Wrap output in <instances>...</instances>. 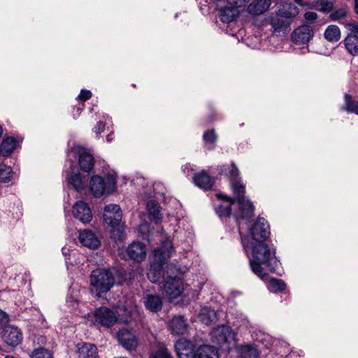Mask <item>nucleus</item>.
Segmentation results:
<instances>
[{
  "instance_id": "f257e3e1",
  "label": "nucleus",
  "mask_w": 358,
  "mask_h": 358,
  "mask_svg": "<svg viewBox=\"0 0 358 358\" xmlns=\"http://www.w3.org/2000/svg\"><path fill=\"white\" fill-rule=\"evenodd\" d=\"M242 245L246 252L248 249L252 250L250 266L252 271L262 280H266L268 277L264 269L271 273L277 271L280 263L275 256V250H271L268 245L262 241L246 243V238H242Z\"/></svg>"
},
{
  "instance_id": "ddd939ff",
  "label": "nucleus",
  "mask_w": 358,
  "mask_h": 358,
  "mask_svg": "<svg viewBox=\"0 0 358 358\" xmlns=\"http://www.w3.org/2000/svg\"><path fill=\"white\" fill-rule=\"evenodd\" d=\"M314 32L312 27L303 24L296 28L292 34V40L296 44H306L313 37Z\"/></svg>"
},
{
  "instance_id": "3c124183",
  "label": "nucleus",
  "mask_w": 358,
  "mask_h": 358,
  "mask_svg": "<svg viewBox=\"0 0 358 358\" xmlns=\"http://www.w3.org/2000/svg\"><path fill=\"white\" fill-rule=\"evenodd\" d=\"M83 106H84V104L83 103L80 106L77 107V108H76V114L73 113V116H74L75 118L76 117V115L78 116L81 113V112H82V110L83 109Z\"/></svg>"
},
{
  "instance_id": "dca6fc26",
  "label": "nucleus",
  "mask_w": 358,
  "mask_h": 358,
  "mask_svg": "<svg viewBox=\"0 0 358 358\" xmlns=\"http://www.w3.org/2000/svg\"><path fill=\"white\" fill-rule=\"evenodd\" d=\"M217 198L222 201L215 207V210L220 219L228 217L231 214V206L234 203V199L222 193L216 194Z\"/></svg>"
},
{
  "instance_id": "09e8293b",
  "label": "nucleus",
  "mask_w": 358,
  "mask_h": 358,
  "mask_svg": "<svg viewBox=\"0 0 358 358\" xmlns=\"http://www.w3.org/2000/svg\"><path fill=\"white\" fill-rule=\"evenodd\" d=\"M348 29L350 31V33H354L355 34H358V23L357 22H350L346 24Z\"/></svg>"
},
{
  "instance_id": "72a5a7b5",
  "label": "nucleus",
  "mask_w": 358,
  "mask_h": 358,
  "mask_svg": "<svg viewBox=\"0 0 358 358\" xmlns=\"http://www.w3.org/2000/svg\"><path fill=\"white\" fill-rule=\"evenodd\" d=\"M324 36L329 42H337L341 38L340 29L336 25H329L327 27Z\"/></svg>"
},
{
  "instance_id": "6ab92c4d",
  "label": "nucleus",
  "mask_w": 358,
  "mask_h": 358,
  "mask_svg": "<svg viewBox=\"0 0 358 358\" xmlns=\"http://www.w3.org/2000/svg\"><path fill=\"white\" fill-rule=\"evenodd\" d=\"M240 15V10L231 6H222L218 10V17L223 23H230L236 20Z\"/></svg>"
},
{
  "instance_id": "20e7f679",
  "label": "nucleus",
  "mask_w": 358,
  "mask_h": 358,
  "mask_svg": "<svg viewBox=\"0 0 358 358\" xmlns=\"http://www.w3.org/2000/svg\"><path fill=\"white\" fill-rule=\"evenodd\" d=\"M90 290L96 297L107 293L115 284V277L108 269L97 268L92 271L90 276Z\"/></svg>"
},
{
  "instance_id": "49530a36",
  "label": "nucleus",
  "mask_w": 358,
  "mask_h": 358,
  "mask_svg": "<svg viewBox=\"0 0 358 358\" xmlns=\"http://www.w3.org/2000/svg\"><path fill=\"white\" fill-rule=\"evenodd\" d=\"M91 96L92 92L90 90H82L80 94L78 95V99L81 101H86L90 99Z\"/></svg>"
},
{
  "instance_id": "864d4df0",
  "label": "nucleus",
  "mask_w": 358,
  "mask_h": 358,
  "mask_svg": "<svg viewBox=\"0 0 358 358\" xmlns=\"http://www.w3.org/2000/svg\"><path fill=\"white\" fill-rule=\"evenodd\" d=\"M183 171L185 173L186 170H190V164H186L182 167ZM187 174H189V171H187Z\"/></svg>"
},
{
  "instance_id": "9b49d317",
  "label": "nucleus",
  "mask_w": 358,
  "mask_h": 358,
  "mask_svg": "<svg viewBox=\"0 0 358 358\" xmlns=\"http://www.w3.org/2000/svg\"><path fill=\"white\" fill-rule=\"evenodd\" d=\"M122 217L120 207L116 204H108L104 208L103 219L111 227L119 226Z\"/></svg>"
},
{
  "instance_id": "f03ea898",
  "label": "nucleus",
  "mask_w": 358,
  "mask_h": 358,
  "mask_svg": "<svg viewBox=\"0 0 358 358\" xmlns=\"http://www.w3.org/2000/svg\"><path fill=\"white\" fill-rule=\"evenodd\" d=\"M230 180L231 189L238 205V210L235 213L236 222L239 219L248 220L253 216L255 207L252 203L245 197V187L239 178V171L232 163L229 167V173L226 174Z\"/></svg>"
},
{
  "instance_id": "473e14b6",
  "label": "nucleus",
  "mask_w": 358,
  "mask_h": 358,
  "mask_svg": "<svg viewBox=\"0 0 358 358\" xmlns=\"http://www.w3.org/2000/svg\"><path fill=\"white\" fill-rule=\"evenodd\" d=\"M240 353L243 358H258L259 352L255 345L245 344L240 348Z\"/></svg>"
},
{
  "instance_id": "a18cd8bd",
  "label": "nucleus",
  "mask_w": 358,
  "mask_h": 358,
  "mask_svg": "<svg viewBox=\"0 0 358 358\" xmlns=\"http://www.w3.org/2000/svg\"><path fill=\"white\" fill-rule=\"evenodd\" d=\"M304 18L307 22H313L317 18V14L315 12L308 11L305 13Z\"/></svg>"
},
{
  "instance_id": "37998d69",
  "label": "nucleus",
  "mask_w": 358,
  "mask_h": 358,
  "mask_svg": "<svg viewBox=\"0 0 358 358\" xmlns=\"http://www.w3.org/2000/svg\"><path fill=\"white\" fill-rule=\"evenodd\" d=\"M249 1L250 0H226L229 6L236 7L238 8V10L242 7H244L246 3L249 2Z\"/></svg>"
},
{
  "instance_id": "9d476101",
  "label": "nucleus",
  "mask_w": 358,
  "mask_h": 358,
  "mask_svg": "<svg viewBox=\"0 0 358 358\" xmlns=\"http://www.w3.org/2000/svg\"><path fill=\"white\" fill-rule=\"evenodd\" d=\"M0 334L3 341L9 346H17L22 341L21 330L13 325L5 326Z\"/></svg>"
},
{
  "instance_id": "4be33fe9",
  "label": "nucleus",
  "mask_w": 358,
  "mask_h": 358,
  "mask_svg": "<svg viewBox=\"0 0 358 358\" xmlns=\"http://www.w3.org/2000/svg\"><path fill=\"white\" fill-rule=\"evenodd\" d=\"M118 340L122 345L129 350L135 349L138 345V339L136 337L126 329L119 331Z\"/></svg>"
},
{
  "instance_id": "39448f33",
  "label": "nucleus",
  "mask_w": 358,
  "mask_h": 358,
  "mask_svg": "<svg viewBox=\"0 0 358 358\" xmlns=\"http://www.w3.org/2000/svg\"><path fill=\"white\" fill-rule=\"evenodd\" d=\"M90 190L95 197H100L104 194H110L116 187V178L112 174L105 177L93 176L90 180Z\"/></svg>"
},
{
  "instance_id": "603ef678",
  "label": "nucleus",
  "mask_w": 358,
  "mask_h": 358,
  "mask_svg": "<svg viewBox=\"0 0 358 358\" xmlns=\"http://www.w3.org/2000/svg\"><path fill=\"white\" fill-rule=\"evenodd\" d=\"M62 254L64 255V256H67V255H69V249L67 248L66 247H64L62 250Z\"/></svg>"
},
{
  "instance_id": "c9c22d12",
  "label": "nucleus",
  "mask_w": 358,
  "mask_h": 358,
  "mask_svg": "<svg viewBox=\"0 0 358 358\" xmlns=\"http://www.w3.org/2000/svg\"><path fill=\"white\" fill-rule=\"evenodd\" d=\"M150 358H173L164 343H159L156 350L150 354Z\"/></svg>"
},
{
  "instance_id": "5fc2aeb1",
  "label": "nucleus",
  "mask_w": 358,
  "mask_h": 358,
  "mask_svg": "<svg viewBox=\"0 0 358 358\" xmlns=\"http://www.w3.org/2000/svg\"><path fill=\"white\" fill-rule=\"evenodd\" d=\"M355 11L358 15V0H355Z\"/></svg>"
},
{
  "instance_id": "7ed1b4c3",
  "label": "nucleus",
  "mask_w": 358,
  "mask_h": 358,
  "mask_svg": "<svg viewBox=\"0 0 358 358\" xmlns=\"http://www.w3.org/2000/svg\"><path fill=\"white\" fill-rule=\"evenodd\" d=\"M173 244L170 240L162 241V245L153 250V259L147 273L148 279L154 283L164 282V265L171 257Z\"/></svg>"
},
{
  "instance_id": "a211bd4d",
  "label": "nucleus",
  "mask_w": 358,
  "mask_h": 358,
  "mask_svg": "<svg viewBox=\"0 0 358 358\" xmlns=\"http://www.w3.org/2000/svg\"><path fill=\"white\" fill-rule=\"evenodd\" d=\"M268 20L273 33H285L289 31V20L279 15V12H277L275 15L271 16Z\"/></svg>"
},
{
  "instance_id": "bf43d9fd",
  "label": "nucleus",
  "mask_w": 358,
  "mask_h": 358,
  "mask_svg": "<svg viewBox=\"0 0 358 358\" xmlns=\"http://www.w3.org/2000/svg\"><path fill=\"white\" fill-rule=\"evenodd\" d=\"M108 117H108V115L103 116V118H105L106 120L107 118H108Z\"/></svg>"
},
{
  "instance_id": "6e6d98bb",
  "label": "nucleus",
  "mask_w": 358,
  "mask_h": 358,
  "mask_svg": "<svg viewBox=\"0 0 358 358\" xmlns=\"http://www.w3.org/2000/svg\"><path fill=\"white\" fill-rule=\"evenodd\" d=\"M112 140H113V133H110L106 136V141H107V142H110Z\"/></svg>"
},
{
  "instance_id": "4d7b16f0",
  "label": "nucleus",
  "mask_w": 358,
  "mask_h": 358,
  "mask_svg": "<svg viewBox=\"0 0 358 358\" xmlns=\"http://www.w3.org/2000/svg\"><path fill=\"white\" fill-rule=\"evenodd\" d=\"M298 4H301L302 0H294Z\"/></svg>"
},
{
  "instance_id": "1a4fd4ad",
  "label": "nucleus",
  "mask_w": 358,
  "mask_h": 358,
  "mask_svg": "<svg viewBox=\"0 0 358 358\" xmlns=\"http://www.w3.org/2000/svg\"><path fill=\"white\" fill-rule=\"evenodd\" d=\"M164 289L169 301H173L182 294V281L180 278L168 276L164 280Z\"/></svg>"
},
{
  "instance_id": "79ce46f5",
  "label": "nucleus",
  "mask_w": 358,
  "mask_h": 358,
  "mask_svg": "<svg viewBox=\"0 0 358 358\" xmlns=\"http://www.w3.org/2000/svg\"><path fill=\"white\" fill-rule=\"evenodd\" d=\"M347 15V10L344 8H339L330 14V19L333 21L344 18Z\"/></svg>"
},
{
  "instance_id": "a878e982",
  "label": "nucleus",
  "mask_w": 358,
  "mask_h": 358,
  "mask_svg": "<svg viewBox=\"0 0 358 358\" xmlns=\"http://www.w3.org/2000/svg\"><path fill=\"white\" fill-rule=\"evenodd\" d=\"M66 181L69 186L76 191L80 192L85 189L86 180L80 176L79 173H71L66 176Z\"/></svg>"
},
{
  "instance_id": "5701e85b",
  "label": "nucleus",
  "mask_w": 358,
  "mask_h": 358,
  "mask_svg": "<svg viewBox=\"0 0 358 358\" xmlns=\"http://www.w3.org/2000/svg\"><path fill=\"white\" fill-rule=\"evenodd\" d=\"M271 0H255L247 7V12L252 15H259L271 6Z\"/></svg>"
},
{
  "instance_id": "c756f323",
  "label": "nucleus",
  "mask_w": 358,
  "mask_h": 358,
  "mask_svg": "<svg viewBox=\"0 0 358 358\" xmlns=\"http://www.w3.org/2000/svg\"><path fill=\"white\" fill-rule=\"evenodd\" d=\"M197 355L199 358H220L217 348L208 345L200 346Z\"/></svg>"
},
{
  "instance_id": "c85d7f7f",
  "label": "nucleus",
  "mask_w": 358,
  "mask_h": 358,
  "mask_svg": "<svg viewBox=\"0 0 358 358\" xmlns=\"http://www.w3.org/2000/svg\"><path fill=\"white\" fill-rule=\"evenodd\" d=\"M278 12H279V15L290 21L291 18L298 15L299 8L292 3H285Z\"/></svg>"
},
{
  "instance_id": "7c9ffc66",
  "label": "nucleus",
  "mask_w": 358,
  "mask_h": 358,
  "mask_svg": "<svg viewBox=\"0 0 358 358\" xmlns=\"http://www.w3.org/2000/svg\"><path fill=\"white\" fill-rule=\"evenodd\" d=\"M199 317L202 323L209 325L216 320L217 314L214 310L205 306L201 309Z\"/></svg>"
},
{
  "instance_id": "aec40b11",
  "label": "nucleus",
  "mask_w": 358,
  "mask_h": 358,
  "mask_svg": "<svg viewBox=\"0 0 358 358\" xmlns=\"http://www.w3.org/2000/svg\"><path fill=\"white\" fill-rule=\"evenodd\" d=\"M196 186L205 191L210 190L214 185V179L206 171L196 173L193 178Z\"/></svg>"
},
{
  "instance_id": "6e6552de",
  "label": "nucleus",
  "mask_w": 358,
  "mask_h": 358,
  "mask_svg": "<svg viewBox=\"0 0 358 358\" xmlns=\"http://www.w3.org/2000/svg\"><path fill=\"white\" fill-rule=\"evenodd\" d=\"M94 316L96 323L107 328L113 326L117 320L116 313L106 307L96 308Z\"/></svg>"
},
{
  "instance_id": "4c0bfd02",
  "label": "nucleus",
  "mask_w": 358,
  "mask_h": 358,
  "mask_svg": "<svg viewBox=\"0 0 358 358\" xmlns=\"http://www.w3.org/2000/svg\"><path fill=\"white\" fill-rule=\"evenodd\" d=\"M267 287L270 292L278 293L285 289L286 284L282 280L271 278L268 281Z\"/></svg>"
},
{
  "instance_id": "cd10ccee",
  "label": "nucleus",
  "mask_w": 358,
  "mask_h": 358,
  "mask_svg": "<svg viewBox=\"0 0 358 358\" xmlns=\"http://www.w3.org/2000/svg\"><path fill=\"white\" fill-rule=\"evenodd\" d=\"M78 164L81 170L89 172L94 166V159L92 155L83 151L80 152Z\"/></svg>"
},
{
  "instance_id": "c03bdc74",
  "label": "nucleus",
  "mask_w": 358,
  "mask_h": 358,
  "mask_svg": "<svg viewBox=\"0 0 358 358\" xmlns=\"http://www.w3.org/2000/svg\"><path fill=\"white\" fill-rule=\"evenodd\" d=\"M8 320V315L4 311L0 310V328L3 329L5 326H7Z\"/></svg>"
},
{
  "instance_id": "f704fd0d",
  "label": "nucleus",
  "mask_w": 358,
  "mask_h": 358,
  "mask_svg": "<svg viewBox=\"0 0 358 358\" xmlns=\"http://www.w3.org/2000/svg\"><path fill=\"white\" fill-rule=\"evenodd\" d=\"M16 147V140L13 137H7L1 145V152L3 156H8Z\"/></svg>"
},
{
  "instance_id": "b1692460",
  "label": "nucleus",
  "mask_w": 358,
  "mask_h": 358,
  "mask_svg": "<svg viewBox=\"0 0 358 358\" xmlns=\"http://www.w3.org/2000/svg\"><path fill=\"white\" fill-rule=\"evenodd\" d=\"M76 347L80 358H94L97 355V348L94 344L80 343L77 344Z\"/></svg>"
},
{
  "instance_id": "bb28decb",
  "label": "nucleus",
  "mask_w": 358,
  "mask_h": 358,
  "mask_svg": "<svg viewBox=\"0 0 358 358\" xmlns=\"http://www.w3.org/2000/svg\"><path fill=\"white\" fill-rule=\"evenodd\" d=\"M343 43L350 55H358V34L350 33L344 39Z\"/></svg>"
},
{
  "instance_id": "4468645a",
  "label": "nucleus",
  "mask_w": 358,
  "mask_h": 358,
  "mask_svg": "<svg viewBox=\"0 0 358 358\" xmlns=\"http://www.w3.org/2000/svg\"><path fill=\"white\" fill-rule=\"evenodd\" d=\"M74 217L84 224L89 223L92 218V213L88 204L83 201H77L73 206Z\"/></svg>"
},
{
  "instance_id": "423d86ee",
  "label": "nucleus",
  "mask_w": 358,
  "mask_h": 358,
  "mask_svg": "<svg viewBox=\"0 0 358 358\" xmlns=\"http://www.w3.org/2000/svg\"><path fill=\"white\" fill-rule=\"evenodd\" d=\"M213 343L217 345L223 350H229L231 344L235 340V334L230 327L222 325L215 328L211 332Z\"/></svg>"
},
{
  "instance_id": "58836bf2",
  "label": "nucleus",
  "mask_w": 358,
  "mask_h": 358,
  "mask_svg": "<svg viewBox=\"0 0 358 358\" xmlns=\"http://www.w3.org/2000/svg\"><path fill=\"white\" fill-rule=\"evenodd\" d=\"M148 213L156 222H159L162 220V215L160 213V206L157 203L153 201H150L147 204Z\"/></svg>"
},
{
  "instance_id": "2f4dec72",
  "label": "nucleus",
  "mask_w": 358,
  "mask_h": 358,
  "mask_svg": "<svg viewBox=\"0 0 358 358\" xmlns=\"http://www.w3.org/2000/svg\"><path fill=\"white\" fill-rule=\"evenodd\" d=\"M16 178L10 166L6 164H0V182L8 183L13 181Z\"/></svg>"
},
{
  "instance_id": "0eeeda50",
  "label": "nucleus",
  "mask_w": 358,
  "mask_h": 358,
  "mask_svg": "<svg viewBox=\"0 0 358 358\" xmlns=\"http://www.w3.org/2000/svg\"><path fill=\"white\" fill-rule=\"evenodd\" d=\"M270 235L269 225L263 217H259L250 229V234L243 238L248 242H264Z\"/></svg>"
},
{
  "instance_id": "412c9836",
  "label": "nucleus",
  "mask_w": 358,
  "mask_h": 358,
  "mask_svg": "<svg viewBox=\"0 0 358 358\" xmlns=\"http://www.w3.org/2000/svg\"><path fill=\"white\" fill-rule=\"evenodd\" d=\"M79 241L83 245L91 249H96L100 245V241L96 235L88 229H85L80 233Z\"/></svg>"
},
{
  "instance_id": "8fccbe9b",
  "label": "nucleus",
  "mask_w": 358,
  "mask_h": 358,
  "mask_svg": "<svg viewBox=\"0 0 358 358\" xmlns=\"http://www.w3.org/2000/svg\"><path fill=\"white\" fill-rule=\"evenodd\" d=\"M105 129V124L102 121H99L96 124V126L94 127V132L99 135L103 132Z\"/></svg>"
},
{
  "instance_id": "ea45409f",
  "label": "nucleus",
  "mask_w": 358,
  "mask_h": 358,
  "mask_svg": "<svg viewBox=\"0 0 358 358\" xmlns=\"http://www.w3.org/2000/svg\"><path fill=\"white\" fill-rule=\"evenodd\" d=\"M217 138V137L214 129L206 131L203 136V139L205 143L208 145V149L214 148Z\"/></svg>"
},
{
  "instance_id": "393cba45",
  "label": "nucleus",
  "mask_w": 358,
  "mask_h": 358,
  "mask_svg": "<svg viewBox=\"0 0 358 358\" xmlns=\"http://www.w3.org/2000/svg\"><path fill=\"white\" fill-rule=\"evenodd\" d=\"M145 308L152 313H158L162 308L163 301L157 294H148L144 301Z\"/></svg>"
},
{
  "instance_id": "f8f14e48",
  "label": "nucleus",
  "mask_w": 358,
  "mask_h": 358,
  "mask_svg": "<svg viewBox=\"0 0 358 358\" xmlns=\"http://www.w3.org/2000/svg\"><path fill=\"white\" fill-rule=\"evenodd\" d=\"M175 350L179 358H196L195 345L189 340H178L175 343Z\"/></svg>"
},
{
  "instance_id": "e433bc0d",
  "label": "nucleus",
  "mask_w": 358,
  "mask_h": 358,
  "mask_svg": "<svg viewBox=\"0 0 358 358\" xmlns=\"http://www.w3.org/2000/svg\"><path fill=\"white\" fill-rule=\"evenodd\" d=\"M345 104L343 107V110L348 113H355L358 115V101L352 99V96L345 94L344 96Z\"/></svg>"
},
{
  "instance_id": "a19ab883",
  "label": "nucleus",
  "mask_w": 358,
  "mask_h": 358,
  "mask_svg": "<svg viewBox=\"0 0 358 358\" xmlns=\"http://www.w3.org/2000/svg\"><path fill=\"white\" fill-rule=\"evenodd\" d=\"M31 358H52V357L48 350L38 348L33 352Z\"/></svg>"
},
{
  "instance_id": "f3484780",
  "label": "nucleus",
  "mask_w": 358,
  "mask_h": 358,
  "mask_svg": "<svg viewBox=\"0 0 358 358\" xmlns=\"http://www.w3.org/2000/svg\"><path fill=\"white\" fill-rule=\"evenodd\" d=\"M128 257L136 262H142L146 257V247L141 242H133L127 248Z\"/></svg>"
},
{
  "instance_id": "13d9d810",
  "label": "nucleus",
  "mask_w": 358,
  "mask_h": 358,
  "mask_svg": "<svg viewBox=\"0 0 358 358\" xmlns=\"http://www.w3.org/2000/svg\"><path fill=\"white\" fill-rule=\"evenodd\" d=\"M4 358H15L13 356L11 355H6Z\"/></svg>"
},
{
  "instance_id": "de8ad7c7",
  "label": "nucleus",
  "mask_w": 358,
  "mask_h": 358,
  "mask_svg": "<svg viewBox=\"0 0 358 358\" xmlns=\"http://www.w3.org/2000/svg\"><path fill=\"white\" fill-rule=\"evenodd\" d=\"M321 6V10L324 12H329L330 10H332L334 6L333 3L328 1H322Z\"/></svg>"
},
{
  "instance_id": "2eb2a0df",
  "label": "nucleus",
  "mask_w": 358,
  "mask_h": 358,
  "mask_svg": "<svg viewBox=\"0 0 358 358\" xmlns=\"http://www.w3.org/2000/svg\"><path fill=\"white\" fill-rule=\"evenodd\" d=\"M188 329L187 320L182 315H175L169 322V329L175 336L185 335Z\"/></svg>"
}]
</instances>
